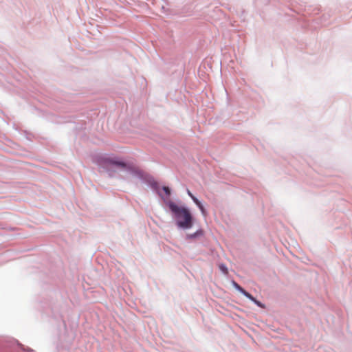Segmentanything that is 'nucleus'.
<instances>
[{
	"instance_id": "0eeeda50",
	"label": "nucleus",
	"mask_w": 352,
	"mask_h": 352,
	"mask_svg": "<svg viewBox=\"0 0 352 352\" xmlns=\"http://www.w3.org/2000/svg\"><path fill=\"white\" fill-rule=\"evenodd\" d=\"M243 294L247 297L248 298H249L250 300L252 301H254L256 298H254L250 293L247 292L246 291H245Z\"/></svg>"
},
{
	"instance_id": "6e6552de",
	"label": "nucleus",
	"mask_w": 352,
	"mask_h": 352,
	"mask_svg": "<svg viewBox=\"0 0 352 352\" xmlns=\"http://www.w3.org/2000/svg\"><path fill=\"white\" fill-rule=\"evenodd\" d=\"M162 189H163L164 192L166 193V195L168 197H169L170 195V188L168 187H167V186H164Z\"/></svg>"
},
{
	"instance_id": "423d86ee",
	"label": "nucleus",
	"mask_w": 352,
	"mask_h": 352,
	"mask_svg": "<svg viewBox=\"0 0 352 352\" xmlns=\"http://www.w3.org/2000/svg\"><path fill=\"white\" fill-rule=\"evenodd\" d=\"M243 294L247 297L248 298H249L250 300L252 301H254L256 298H254L250 293L247 292L246 291H245Z\"/></svg>"
},
{
	"instance_id": "20e7f679",
	"label": "nucleus",
	"mask_w": 352,
	"mask_h": 352,
	"mask_svg": "<svg viewBox=\"0 0 352 352\" xmlns=\"http://www.w3.org/2000/svg\"><path fill=\"white\" fill-rule=\"evenodd\" d=\"M192 221H177V226L179 228L183 229H188L192 227Z\"/></svg>"
},
{
	"instance_id": "f257e3e1",
	"label": "nucleus",
	"mask_w": 352,
	"mask_h": 352,
	"mask_svg": "<svg viewBox=\"0 0 352 352\" xmlns=\"http://www.w3.org/2000/svg\"><path fill=\"white\" fill-rule=\"evenodd\" d=\"M168 206L174 216L182 220H192V216L190 210L181 205H179L172 201L168 202Z\"/></svg>"
},
{
	"instance_id": "f03ea898",
	"label": "nucleus",
	"mask_w": 352,
	"mask_h": 352,
	"mask_svg": "<svg viewBox=\"0 0 352 352\" xmlns=\"http://www.w3.org/2000/svg\"><path fill=\"white\" fill-rule=\"evenodd\" d=\"M107 160L110 164L116 165L118 167L125 168L126 166V165L124 162L119 161V160L110 159V158L107 159Z\"/></svg>"
},
{
	"instance_id": "9d476101",
	"label": "nucleus",
	"mask_w": 352,
	"mask_h": 352,
	"mask_svg": "<svg viewBox=\"0 0 352 352\" xmlns=\"http://www.w3.org/2000/svg\"><path fill=\"white\" fill-rule=\"evenodd\" d=\"M254 302L256 305H257L258 307H264V306H263V305L261 302L258 301L256 299H255V300L254 301Z\"/></svg>"
},
{
	"instance_id": "7ed1b4c3",
	"label": "nucleus",
	"mask_w": 352,
	"mask_h": 352,
	"mask_svg": "<svg viewBox=\"0 0 352 352\" xmlns=\"http://www.w3.org/2000/svg\"><path fill=\"white\" fill-rule=\"evenodd\" d=\"M188 195L191 197L195 204L200 208V210L204 212V207L201 203L191 193L189 190H187Z\"/></svg>"
},
{
	"instance_id": "1a4fd4ad",
	"label": "nucleus",
	"mask_w": 352,
	"mask_h": 352,
	"mask_svg": "<svg viewBox=\"0 0 352 352\" xmlns=\"http://www.w3.org/2000/svg\"><path fill=\"white\" fill-rule=\"evenodd\" d=\"M219 267H220L221 270L223 273H225V274H227V273H228V270H227V268H226V267L225 265H221L219 266Z\"/></svg>"
},
{
	"instance_id": "39448f33",
	"label": "nucleus",
	"mask_w": 352,
	"mask_h": 352,
	"mask_svg": "<svg viewBox=\"0 0 352 352\" xmlns=\"http://www.w3.org/2000/svg\"><path fill=\"white\" fill-rule=\"evenodd\" d=\"M233 285L238 291H239L242 294L245 291L236 282H233Z\"/></svg>"
}]
</instances>
